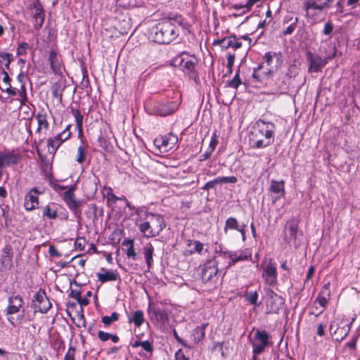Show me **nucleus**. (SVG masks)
<instances>
[{
  "instance_id": "1",
  "label": "nucleus",
  "mask_w": 360,
  "mask_h": 360,
  "mask_svg": "<svg viewBox=\"0 0 360 360\" xmlns=\"http://www.w3.org/2000/svg\"><path fill=\"white\" fill-rule=\"evenodd\" d=\"M190 25L181 15H171L158 22L151 31V38L158 44H168L175 40L181 32H188Z\"/></svg>"
},
{
  "instance_id": "2",
  "label": "nucleus",
  "mask_w": 360,
  "mask_h": 360,
  "mask_svg": "<svg viewBox=\"0 0 360 360\" xmlns=\"http://www.w3.org/2000/svg\"><path fill=\"white\" fill-rule=\"evenodd\" d=\"M276 125L271 122L258 120L254 124L250 135L251 148L260 149L273 144L275 139Z\"/></svg>"
},
{
  "instance_id": "3",
  "label": "nucleus",
  "mask_w": 360,
  "mask_h": 360,
  "mask_svg": "<svg viewBox=\"0 0 360 360\" xmlns=\"http://www.w3.org/2000/svg\"><path fill=\"white\" fill-rule=\"evenodd\" d=\"M136 225L145 238H154L160 235L166 224L162 215L150 212H146V221L137 219Z\"/></svg>"
},
{
  "instance_id": "4",
  "label": "nucleus",
  "mask_w": 360,
  "mask_h": 360,
  "mask_svg": "<svg viewBox=\"0 0 360 360\" xmlns=\"http://www.w3.org/2000/svg\"><path fill=\"white\" fill-rule=\"evenodd\" d=\"M26 14L27 19L32 23L36 30L41 28L45 20V11L38 0H34L27 7Z\"/></svg>"
},
{
  "instance_id": "5",
  "label": "nucleus",
  "mask_w": 360,
  "mask_h": 360,
  "mask_svg": "<svg viewBox=\"0 0 360 360\" xmlns=\"http://www.w3.org/2000/svg\"><path fill=\"white\" fill-rule=\"evenodd\" d=\"M336 54V48L332 47V53L327 56L321 57L318 55H313L311 52L307 54V59L309 63L308 71L310 72H317L321 71V68L324 67L329 59H332Z\"/></svg>"
},
{
  "instance_id": "6",
  "label": "nucleus",
  "mask_w": 360,
  "mask_h": 360,
  "mask_svg": "<svg viewBox=\"0 0 360 360\" xmlns=\"http://www.w3.org/2000/svg\"><path fill=\"white\" fill-rule=\"evenodd\" d=\"M173 65L179 67L184 72L189 74L195 70L197 59L194 56L182 52L172 60Z\"/></svg>"
},
{
  "instance_id": "7",
  "label": "nucleus",
  "mask_w": 360,
  "mask_h": 360,
  "mask_svg": "<svg viewBox=\"0 0 360 360\" xmlns=\"http://www.w3.org/2000/svg\"><path fill=\"white\" fill-rule=\"evenodd\" d=\"M255 340L252 342V354L259 355L262 354L266 347L271 345L269 341L270 334L266 330H257L254 335Z\"/></svg>"
},
{
  "instance_id": "8",
  "label": "nucleus",
  "mask_w": 360,
  "mask_h": 360,
  "mask_svg": "<svg viewBox=\"0 0 360 360\" xmlns=\"http://www.w3.org/2000/svg\"><path fill=\"white\" fill-rule=\"evenodd\" d=\"M178 143L176 135L170 132L164 136H160L154 140V145L161 153H167L175 148Z\"/></svg>"
},
{
  "instance_id": "9",
  "label": "nucleus",
  "mask_w": 360,
  "mask_h": 360,
  "mask_svg": "<svg viewBox=\"0 0 360 360\" xmlns=\"http://www.w3.org/2000/svg\"><path fill=\"white\" fill-rule=\"evenodd\" d=\"M262 269V276L269 285L274 286L277 283L276 265L271 259L264 260L261 265Z\"/></svg>"
},
{
  "instance_id": "10",
  "label": "nucleus",
  "mask_w": 360,
  "mask_h": 360,
  "mask_svg": "<svg viewBox=\"0 0 360 360\" xmlns=\"http://www.w3.org/2000/svg\"><path fill=\"white\" fill-rule=\"evenodd\" d=\"M148 314L152 322L160 330H164L169 323V316L165 309L160 308H148Z\"/></svg>"
},
{
  "instance_id": "11",
  "label": "nucleus",
  "mask_w": 360,
  "mask_h": 360,
  "mask_svg": "<svg viewBox=\"0 0 360 360\" xmlns=\"http://www.w3.org/2000/svg\"><path fill=\"white\" fill-rule=\"evenodd\" d=\"M32 307L34 312L46 313L51 307V303L44 290L40 289L32 300Z\"/></svg>"
},
{
  "instance_id": "12",
  "label": "nucleus",
  "mask_w": 360,
  "mask_h": 360,
  "mask_svg": "<svg viewBox=\"0 0 360 360\" xmlns=\"http://www.w3.org/2000/svg\"><path fill=\"white\" fill-rule=\"evenodd\" d=\"M71 125H68L60 134L47 140L48 150L51 154H55L61 144L71 136Z\"/></svg>"
},
{
  "instance_id": "13",
  "label": "nucleus",
  "mask_w": 360,
  "mask_h": 360,
  "mask_svg": "<svg viewBox=\"0 0 360 360\" xmlns=\"http://www.w3.org/2000/svg\"><path fill=\"white\" fill-rule=\"evenodd\" d=\"M177 108L178 105L175 102L169 101L155 105L154 107L149 109L148 112L153 115L165 117L172 114Z\"/></svg>"
},
{
  "instance_id": "14",
  "label": "nucleus",
  "mask_w": 360,
  "mask_h": 360,
  "mask_svg": "<svg viewBox=\"0 0 360 360\" xmlns=\"http://www.w3.org/2000/svg\"><path fill=\"white\" fill-rule=\"evenodd\" d=\"M265 292L267 307L271 312L277 313L283 304L282 297L270 288L266 289Z\"/></svg>"
},
{
  "instance_id": "15",
  "label": "nucleus",
  "mask_w": 360,
  "mask_h": 360,
  "mask_svg": "<svg viewBox=\"0 0 360 360\" xmlns=\"http://www.w3.org/2000/svg\"><path fill=\"white\" fill-rule=\"evenodd\" d=\"M20 160V155L9 150L0 151V168L11 167L17 165Z\"/></svg>"
},
{
  "instance_id": "16",
  "label": "nucleus",
  "mask_w": 360,
  "mask_h": 360,
  "mask_svg": "<svg viewBox=\"0 0 360 360\" xmlns=\"http://www.w3.org/2000/svg\"><path fill=\"white\" fill-rule=\"evenodd\" d=\"M218 263L215 259H212L205 262L202 269V278L204 281H210L214 276H215L218 271Z\"/></svg>"
},
{
  "instance_id": "17",
  "label": "nucleus",
  "mask_w": 360,
  "mask_h": 360,
  "mask_svg": "<svg viewBox=\"0 0 360 360\" xmlns=\"http://www.w3.org/2000/svg\"><path fill=\"white\" fill-rule=\"evenodd\" d=\"M24 308V301L21 296L14 295L8 299V304L6 309V315H14L19 313Z\"/></svg>"
},
{
  "instance_id": "18",
  "label": "nucleus",
  "mask_w": 360,
  "mask_h": 360,
  "mask_svg": "<svg viewBox=\"0 0 360 360\" xmlns=\"http://www.w3.org/2000/svg\"><path fill=\"white\" fill-rule=\"evenodd\" d=\"M76 187L71 186L63 195V200L66 203L68 208L74 212H77L81 202L77 200L75 197V191Z\"/></svg>"
},
{
  "instance_id": "19",
  "label": "nucleus",
  "mask_w": 360,
  "mask_h": 360,
  "mask_svg": "<svg viewBox=\"0 0 360 360\" xmlns=\"http://www.w3.org/2000/svg\"><path fill=\"white\" fill-rule=\"evenodd\" d=\"M39 191L32 188L25 196L24 207L27 211H32L38 207Z\"/></svg>"
},
{
  "instance_id": "20",
  "label": "nucleus",
  "mask_w": 360,
  "mask_h": 360,
  "mask_svg": "<svg viewBox=\"0 0 360 360\" xmlns=\"http://www.w3.org/2000/svg\"><path fill=\"white\" fill-rule=\"evenodd\" d=\"M13 250L11 245H6L1 250L0 263L4 269H10L13 266Z\"/></svg>"
},
{
  "instance_id": "21",
  "label": "nucleus",
  "mask_w": 360,
  "mask_h": 360,
  "mask_svg": "<svg viewBox=\"0 0 360 360\" xmlns=\"http://www.w3.org/2000/svg\"><path fill=\"white\" fill-rule=\"evenodd\" d=\"M229 266H231L235 265L238 262L251 260L252 252L249 249L239 250L234 252H229Z\"/></svg>"
},
{
  "instance_id": "22",
  "label": "nucleus",
  "mask_w": 360,
  "mask_h": 360,
  "mask_svg": "<svg viewBox=\"0 0 360 360\" xmlns=\"http://www.w3.org/2000/svg\"><path fill=\"white\" fill-rule=\"evenodd\" d=\"M269 192L275 194V196L273 199V202L275 203L278 200L281 199L282 197L285 195V186L283 181H276L271 180L270 183V186L269 189Z\"/></svg>"
},
{
  "instance_id": "23",
  "label": "nucleus",
  "mask_w": 360,
  "mask_h": 360,
  "mask_svg": "<svg viewBox=\"0 0 360 360\" xmlns=\"http://www.w3.org/2000/svg\"><path fill=\"white\" fill-rule=\"evenodd\" d=\"M101 270L103 273L98 272L96 274L98 281L102 283L115 281L119 278L118 272L116 270L105 269L101 268Z\"/></svg>"
},
{
  "instance_id": "24",
  "label": "nucleus",
  "mask_w": 360,
  "mask_h": 360,
  "mask_svg": "<svg viewBox=\"0 0 360 360\" xmlns=\"http://www.w3.org/2000/svg\"><path fill=\"white\" fill-rule=\"evenodd\" d=\"M49 60L53 72L55 74H62L63 65L61 58L56 51L51 50L49 52Z\"/></svg>"
},
{
  "instance_id": "25",
  "label": "nucleus",
  "mask_w": 360,
  "mask_h": 360,
  "mask_svg": "<svg viewBox=\"0 0 360 360\" xmlns=\"http://www.w3.org/2000/svg\"><path fill=\"white\" fill-rule=\"evenodd\" d=\"M38 127L37 133H39L42 129L47 131L49 128V123L48 121V115L44 109L40 110L35 117Z\"/></svg>"
},
{
  "instance_id": "26",
  "label": "nucleus",
  "mask_w": 360,
  "mask_h": 360,
  "mask_svg": "<svg viewBox=\"0 0 360 360\" xmlns=\"http://www.w3.org/2000/svg\"><path fill=\"white\" fill-rule=\"evenodd\" d=\"M18 314L15 316L14 315L8 316L7 320L13 327H20L22 323H26L30 319L26 315L25 309L20 311Z\"/></svg>"
},
{
  "instance_id": "27",
  "label": "nucleus",
  "mask_w": 360,
  "mask_h": 360,
  "mask_svg": "<svg viewBox=\"0 0 360 360\" xmlns=\"http://www.w3.org/2000/svg\"><path fill=\"white\" fill-rule=\"evenodd\" d=\"M42 217L47 219H56L58 217V205L54 202H49L43 207Z\"/></svg>"
},
{
  "instance_id": "28",
  "label": "nucleus",
  "mask_w": 360,
  "mask_h": 360,
  "mask_svg": "<svg viewBox=\"0 0 360 360\" xmlns=\"http://www.w3.org/2000/svg\"><path fill=\"white\" fill-rule=\"evenodd\" d=\"M303 8L306 12L305 16L309 17L311 11H322L326 7L322 3L318 4L316 0H306L303 4Z\"/></svg>"
},
{
  "instance_id": "29",
  "label": "nucleus",
  "mask_w": 360,
  "mask_h": 360,
  "mask_svg": "<svg viewBox=\"0 0 360 360\" xmlns=\"http://www.w3.org/2000/svg\"><path fill=\"white\" fill-rule=\"evenodd\" d=\"M263 64H259L257 68L254 69L252 79L255 82H262L265 77H269L273 75L274 70L272 69H269L266 72H261Z\"/></svg>"
},
{
  "instance_id": "30",
  "label": "nucleus",
  "mask_w": 360,
  "mask_h": 360,
  "mask_svg": "<svg viewBox=\"0 0 360 360\" xmlns=\"http://www.w3.org/2000/svg\"><path fill=\"white\" fill-rule=\"evenodd\" d=\"M207 326H208L207 323H203V324L196 327L193 330L191 337L193 340V342L195 344H198V342H200L205 338V329L207 327Z\"/></svg>"
},
{
  "instance_id": "31",
  "label": "nucleus",
  "mask_w": 360,
  "mask_h": 360,
  "mask_svg": "<svg viewBox=\"0 0 360 360\" xmlns=\"http://www.w3.org/2000/svg\"><path fill=\"white\" fill-rule=\"evenodd\" d=\"M153 245L150 243H147L143 248V255L148 269H150L153 265Z\"/></svg>"
},
{
  "instance_id": "32",
  "label": "nucleus",
  "mask_w": 360,
  "mask_h": 360,
  "mask_svg": "<svg viewBox=\"0 0 360 360\" xmlns=\"http://www.w3.org/2000/svg\"><path fill=\"white\" fill-rule=\"evenodd\" d=\"M330 294L329 288L328 285H324L316 301L319 302L320 306L325 307L327 305L328 300H330Z\"/></svg>"
},
{
  "instance_id": "33",
  "label": "nucleus",
  "mask_w": 360,
  "mask_h": 360,
  "mask_svg": "<svg viewBox=\"0 0 360 360\" xmlns=\"http://www.w3.org/2000/svg\"><path fill=\"white\" fill-rule=\"evenodd\" d=\"M122 245L127 247L126 255L127 257L135 260L136 259L137 254L134 250V240L126 238L123 240Z\"/></svg>"
},
{
  "instance_id": "34",
  "label": "nucleus",
  "mask_w": 360,
  "mask_h": 360,
  "mask_svg": "<svg viewBox=\"0 0 360 360\" xmlns=\"http://www.w3.org/2000/svg\"><path fill=\"white\" fill-rule=\"evenodd\" d=\"M223 43L226 48H233L235 50L241 47L242 43L236 36H231L223 39Z\"/></svg>"
},
{
  "instance_id": "35",
  "label": "nucleus",
  "mask_w": 360,
  "mask_h": 360,
  "mask_svg": "<svg viewBox=\"0 0 360 360\" xmlns=\"http://www.w3.org/2000/svg\"><path fill=\"white\" fill-rule=\"evenodd\" d=\"M129 321L134 323L136 327H140L144 322L143 312L141 310L135 311Z\"/></svg>"
},
{
  "instance_id": "36",
  "label": "nucleus",
  "mask_w": 360,
  "mask_h": 360,
  "mask_svg": "<svg viewBox=\"0 0 360 360\" xmlns=\"http://www.w3.org/2000/svg\"><path fill=\"white\" fill-rule=\"evenodd\" d=\"M98 338L102 342H105L108 340H111L112 342L117 343L120 340V338L117 335L108 333L103 330H99L98 332Z\"/></svg>"
},
{
  "instance_id": "37",
  "label": "nucleus",
  "mask_w": 360,
  "mask_h": 360,
  "mask_svg": "<svg viewBox=\"0 0 360 360\" xmlns=\"http://www.w3.org/2000/svg\"><path fill=\"white\" fill-rule=\"evenodd\" d=\"M188 245L190 247L193 246V248L191 250V254L197 252L202 255L204 249V244L199 240H189Z\"/></svg>"
},
{
  "instance_id": "38",
  "label": "nucleus",
  "mask_w": 360,
  "mask_h": 360,
  "mask_svg": "<svg viewBox=\"0 0 360 360\" xmlns=\"http://www.w3.org/2000/svg\"><path fill=\"white\" fill-rule=\"evenodd\" d=\"M239 226L238 220L235 217H229L225 221L224 232L226 233L228 229L236 231L239 229Z\"/></svg>"
},
{
  "instance_id": "39",
  "label": "nucleus",
  "mask_w": 360,
  "mask_h": 360,
  "mask_svg": "<svg viewBox=\"0 0 360 360\" xmlns=\"http://www.w3.org/2000/svg\"><path fill=\"white\" fill-rule=\"evenodd\" d=\"M120 314L117 312H112L110 316H104L101 318V321L105 326H110L112 323L118 321Z\"/></svg>"
},
{
  "instance_id": "40",
  "label": "nucleus",
  "mask_w": 360,
  "mask_h": 360,
  "mask_svg": "<svg viewBox=\"0 0 360 360\" xmlns=\"http://www.w3.org/2000/svg\"><path fill=\"white\" fill-rule=\"evenodd\" d=\"M72 113H73V115L75 117V122H76V124H77V127L78 129V131H79V134H82V122H83V115H82V113L80 112L79 110L78 109H72Z\"/></svg>"
},
{
  "instance_id": "41",
  "label": "nucleus",
  "mask_w": 360,
  "mask_h": 360,
  "mask_svg": "<svg viewBox=\"0 0 360 360\" xmlns=\"http://www.w3.org/2000/svg\"><path fill=\"white\" fill-rule=\"evenodd\" d=\"M244 297L245 300L250 302L251 304L254 305L255 307L258 306L257 300L259 295L256 291L246 292L244 295Z\"/></svg>"
},
{
  "instance_id": "42",
  "label": "nucleus",
  "mask_w": 360,
  "mask_h": 360,
  "mask_svg": "<svg viewBox=\"0 0 360 360\" xmlns=\"http://www.w3.org/2000/svg\"><path fill=\"white\" fill-rule=\"evenodd\" d=\"M287 228L288 229L289 234H290V237L292 239L295 240L297 233V231H298L297 224L296 222H295L294 221H288L287 223Z\"/></svg>"
},
{
  "instance_id": "43",
  "label": "nucleus",
  "mask_w": 360,
  "mask_h": 360,
  "mask_svg": "<svg viewBox=\"0 0 360 360\" xmlns=\"http://www.w3.org/2000/svg\"><path fill=\"white\" fill-rule=\"evenodd\" d=\"M20 98L19 101L21 105H25L28 101V98L27 96V90L25 87V84H22L20 85V89L18 91Z\"/></svg>"
},
{
  "instance_id": "44",
  "label": "nucleus",
  "mask_w": 360,
  "mask_h": 360,
  "mask_svg": "<svg viewBox=\"0 0 360 360\" xmlns=\"http://www.w3.org/2000/svg\"><path fill=\"white\" fill-rule=\"evenodd\" d=\"M242 82L240 78V71L239 70L236 72L233 78L229 82L227 86L230 88H233L237 89L238 87L241 84Z\"/></svg>"
},
{
  "instance_id": "45",
  "label": "nucleus",
  "mask_w": 360,
  "mask_h": 360,
  "mask_svg": "<svg viewBox=\"0 0 360 360\" xmlns=\"http://www.w3.org/2000/svg\"><path fill=\"white\" fill-rule=\"evenodd\" d=\"M117 4L123 8L130 9L136 6L137 2L136 0H117Z\"/></svg>"
},
{
  "instance_id": "46",
  "label": "nucleus",
  "mask_w": 360,
  "mask_h": 360,
  "mask_svg": "<svg viewBox=\"0 0 360 360\" xmlns=\"http://www.w3.org/2000/svg\"><path fill=\"white\" fill-rule=\"evenodd\" d=\"M227 72L226 75H230L233 72V66L235 61V55L233 53H228L227 56Z\"/></svg>"
},
{
  "instance_id": "47",
  "label": "nucleus",
  "mask_w": 360,
  "mask_h": 360,
  "mask_svg": "<svg viewBox=\"0 0 360 360\" xmlns=\"http://www.w3.org/2000/svg\"><path fill=\"white\" fill-rule=\"evenodd\" d=\"M86 159L85 150L83 144L80 145L77 148V155L76 158V161L82 164L84 162Z\"/></svg>"
},
{
  "instance_id": "48",
  "label": "nucleus",
  "mask_w": 360,
  "mask_h": 360,
  "mask_svg": "<svg viewBox=\"0 0 360 360\" xmlns=\"http://www.w3.org/2000/svg\"><path fill=\"white\" fill-rule=\"evenodd\" d=\"M260 0H248L245 4H236L234 6L236 9L238 8H246L249 11L251 8Z\"/></svg>"
},
{
  "instance_id": "49",
  "label": "nucleus",
  "mask_w": 360,
  "mask_h": 360,
  "mask_svg": "<svg viewBox=\"0 0 360 360\" xmlns=\"http://www.w3.org/2000/svg\"><path fill=\"white\" fill-rule=\"evenodd\" d=\"M30 48V45L27 42H21L17 48V55L25 56L27 54V51Z\"/></svg>"
},
{
  "instance_id": "50",
  "label": "nucleus",
  "mask_w": 360,
  "mask_h": 360,
  "mask_svg": "<svg viewBox=\"0 0 360 360\" xmlns=\"http://www.w3.org/2000/svg\"><path fill=\"white\" fill-rule=\"evenodd\" d=\"M329 330H330V333H333V325L332 324H330ZM339 330H341V333L343 332V335L340 338V340H342L348 335V333L350 330V327H349V326H347V328H345V327L338 328L336 330H335L333 331V333H336Z\"/></svg>"
},
{
  "instance_id": "51",
  "label": "nucleus",
  "mask_w": 360,
  "mask_h": 360,
  "mask_svg": "<svg viewBox=\"0 0 360 360\" xmlns=\"http://www.w3.org/2000/svg\"><path fill=\"white\" fill-rule=\"evenodd\" d=\"M299 22V18L297 17L295 18V20L292 23H291L284 31V35H290L291 34L296 28L297 24Z\"/></svg>"
},
{
  "instance_id": "52",
  "label": "nucleus",
  "mask_w": 360,
  "mask_h": 360,
  "mask_svg": "<svg viewBox=\"0 0 360 360\" xmlns=\"http://www.w3.org/2000/svg\"><path fill=\"white\" fill-rule=\"evenodd\" d=\"M217 184H221L219 177L212 181H207L202 188V189L208 191L211 188H214Z\"/></svg>"
},
{
  "instance_id": "53",
  "label": "nucleus",
  "mask_w": 360,
  "mask_h": 360,
  "mask_svg": "<svg viewBox=\"0 0 360 360\" xmlns=\"http://www.w3.org/2000/svg\"><path fill=\"white\" fill-rule=\"evenodd\" d=\"M333 29H334L333 23L331 21H328L324 25V28L323 30V34L326 36L330 37V35L333 31Z\"/></svg>"
},
{
  "instance_id": "54",
  "label": "nucleus",
  "mask_w": 360,
  "mask_h": 360,
  "mask_svg": "<svg viewBox=\"0 0 360 360\" xmlns=\"http://www.w3.org/2000/svg\"><path fill=\"white\" fill-rule=\"evenodd\" d=\"M220 184H236L238 181V179L234 176H219Z\"/></svg>"
},
{
  "instance_id": "55",
  "label": "nucleus",
  "mask_w": 360,
  "mask_h": 360,
  "mask_svg": "<svg viewBox=\"0 0 360 360\" xmlns=\"http://www.w3.org/2000/svg\"><path fill=\"white\" fill-rule=\"evenodd\" d=\"M86 244V240L83 237L77 238L75 243V248L79 250H84L85 248Z\"/></svg>"
},
{
  "instance_id": "56",
  "label": "nucleus",
  "mask_w": 360,
  "mask_h": 360,
  "mask_svg": "<svg viewBox=\"0 0 360 360\" xmlns=\"http://www.w3.org/2000/svg\"><path fill=\"white\" fill-rule=\"evenodd\" d=\"M217 144H218L217 136L216 133H214L211 136V139H210L207 149H209L210 150L213 152L215 150Z\"/></svg>"
},
{
  "instance_id": "57",
  "label": "nucleus",
  "mask_w": 360,
  "mask_h": 360,
  "mask_svg": "<svg viewBox=\"0 0 360 360\" xmlns=\"http://www.w3.org/2000/svg\"><path fill=\"white\" fill-rule=\"evenodd\" d=\"M75 347L70 345L65 355L64 360H75Z\"/></svg>"
},
{
  "instance_id": "58",
  "label": "nucleus",
  "mask_w": 360,
  "mask_h": 360,
  "mask_svg": "<svg viewBox=\"0 0 360 360\" xmlns=\"http://www.w3.org/2000/svg\"><path fill=\"white\" fill-rule=\"evenodd\" d=\"M276 56V53L267 52L265 53L264 56V62L267 64V65H271L273 62V58Z\"/></svg>"
},
{
  "instance_id": "59",
  "label": "nucleus",
  "mask_w": 360,
  "mask_h": 360,
  "mask_svg": "<svg viewBox=\"0 0 360 360\" xmlns=\"http://www.w3.org/2000/svg\"><path fill=\"white\" fill-rule=\"evenodd\" d=\"M288 90V85L283 81L275 89L276 92L279 93V94H284V93L287 92Z\"/></svg>"
},
{
  "instance_id": "60",
  "label": "nucleus",
  "mask_w": 360,
  "mask_h": 360,
  "mask_svg": "<svg viewBox=\"0 0 360 360\" xmlns=\"http://www.w3.org/2000/svg\"><path fill=\"white\" fill-rule=\"evenodd\" d=\"M49 253L51 257H60L62 256V254L53 245L49 247Z\"/></svg>"
},
{
  "instance_id": "61",
  "label": "nucleus",
  "mask_w": 360,
  "mask_h": 360,
  "mask_svg": "<svg viewBox=\"0 0 360 360\" xmlns=\"http://www.w3.org/2000/svg\"><path fill=\"white\" fill-rule=\"evenodd\" d=\"M145 351L146 352H153V345L151 344L150 342L146 340V341H143L141 342V346Z\"/></svg>"
},
{
  "instance_id": "62",
  "label": "nucleus",
  "mask_w": 360,
  "mask_h": 360,
  "mask_svg": "<svg viewBox=\"0 0 360 360\" xmlns=\"http://www.w3.org/2000/svg\"><path fill=\"white\" fill-rule=\"evenodd\" d=\"M8 59H13L11 53L0 52V64L5 63Z\"/></svg>"
},
{
  "instance_id": "63",
  "label": "nucleus",
  "mask_w": 360,
  "mask_h": 360,
  "mask_svg": "<svg viewBox=\"0 0 360 360\" xmlns=\"http://www.w3.org/2000/svg\"><path fill=\"white\" fill-rule=\"evenodd\" d=\"M2 91L7 93L9 96H15L17 94V90L15 88L12 87L11 85H8V87H6L5 89H1Z\"/></svg>"
},
{
  "instance_id": "64",
  "label": "nucleus",
  "mask_w": 360,
  "mask_h": 360,
  "mask_svg": "<svg viewBox=\"0 0 360 360\" xmlns=\"http://www.w3.org/2000/svg\"><path fill=\"white\" fill-rule=\"evenodd\" d=\"M175 360H189V359L186 356L183 350L181 349H179L175 353Z\"/></svg>"
}]
</instances>
